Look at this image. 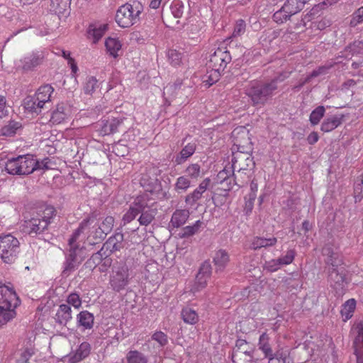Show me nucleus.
<instances>
[{"label": "nucleus", "mask_w": 363, "mask_h": 363, "mask_svg": "<svg viewBox=\"0 0 363 363\" xmlns=\"http://www.w3.org/2000/svg\"><path fill=\"white\" fill-rule=\"evenodd\" d=\"M143 182L145 186V192L142 194V196L146 197L147 206L143 208V211H140L141 215L138 221L141 225L147 226L151 223L157 214V209L153 208L154 203L151 201L163 198L165 192L163 191L161 183L157 179H151L147 184L145 179H143Z\"/></svg>", "instance_id": "f257e3e1"}, {"label": "nucleus", "mask_w": 363, "mask_h": 363, "mask_svg": "<svg viewBox=\"0 0 363 363\" xmlns=\"http://www.w3.org/2000/svg\"><path fill=\"white\" fill-rule=\"evenodd\" d=\"M56 216L57 211L53 206H45L25 221L24 230L32 237L40 235L48 230L49 225L54 221Z\"/></svg>", "instance_id": "f03ea898"}, {"label": "nucleus", "mask_w": 363, "mask_h": 363, "mask_svg": "<svg viewBox=\"0 0 363 363\" xmlns=\"http://www.w3.org/2000/svg\"><path fill=\"white\" fill-rule=\"evenodd\" d=\"M282 79H273L268 82H252L245 89V94L250 99L253 106H264L271 99L277 89L278 81Z\"/></svg>", "instance_id": "7ed1b4c3"}, {"label": "nucleus", "mask_w": 363, "mask_h": 363, "mask_svg": "<svg viewBox=\"0 0 363 363\" xmlns=\"http://www.w3.org/2000/svg\"><path fill=\"white\" fill-rule=\"evenodd\" d=\"M114 218L106 216L104 220L99 223L96 221L94 216H89L84 219L86 223V229H89L87 239L90 244L95 245L101 242L109 233L114 225Z\"/></svg>", "instance_id": "20e7f679"}, {"label": "nucleus", "mask_w": 363, "mask_h": 363, "mask_svg": "<svg viewBox=\"0 0 363 363\" xmlns=\"http://www.w3.org/2000/svg\"><path fill=\"white\" fill-rule=\"evenodd\" d=\"M19 303L16 294L5 286H0V326L14 318V308Z\"/></svg>", "instance_id": "39448f33"}, {"label": "nucleus", "mask_w": 363, "mask_h": 363, "mask_svg": "<svg viewBox=\"0 0 363 363\" xmlns=\"http://www.w3.org/2000/svg\"><path fill=\"white\" fill-rule=\"evenodd\" d=\"M143 6L138 1H133L120 6L116 15V21L119 26L128 28L140 21V15Z\"/></svg>", "instance_id": "423d86ee"}, {"label": "nucleus", "mask_w": 363, "mask_h": 363, "mask_svg": "<svg viewBox=\"0 0 363 363\" xmlns=\"http://www.w3.org/2000/svg\"><path fill=\"white\" fill-rule=\"evenodd\" d=\"M20 252V242L11 234L0 235V257L7 264L15 262Z\"/></svg>", "instance_id": "0eeeda50"}, {"label": "nucleus", "mask_w": 363, "mask_h": 363, "mask_svg": "<svg viewBox=\"0 0 363 363\" xmlns=\"http://www.w3.org/2000/svg\"><path fill=\"white\" fill-rule=\"evenodd\" d=\"M235 146L238 150L233 155L232 169L233 171L236 169L251 171L255 166V162L249 151H244V147L240 144H237Z\"/></svg>", "instance_id": "6e6552de"}, {"label": "nucleus", "mask_w": 363, "mask_h": 363, "mask_svg": "<svg viewBox=\"0 0 363 363\" xmlns=\"http://www.w3.org/2000/svg\"><path fill=\"white\" fill-rule=\"evenodd\" d=\"M331 264L333 268L329 274L330 285L335 291L336 296H340L345 294L347 283L345 270L343 267L335 268V264L333 263Z\"/></svg>", "instance_id": "1a4fd4ad"}, {"label": "nucleus", "mask_w": 363, "mask_h": 363, "mask_svg": "<svg viewBox=\"0 0 363 363\" xmlns=\"http://www.w3.org/2000/svg\"><path fill=\"white\" fill-rule=\"evenodd\" d=\"M129 269L127 265L123 264L117 267L111 276L110 284L116 291L125 289L129 283Z\"/></svg>", "instance_id": "9d476101"}, {"label": "nucleus", "mask_w": 363, "mask_h": 363, "mask_svg": "<svg viewBox=\"0 0 363 363\" xmlns=\"http://www.w3.org/2000/svg\"><path fill=\"white\" fill-rule=\"evenodd\" d=\"M83 260L82 252L69 250L66 254V259L64 262V269L62 272L63 277H68L79 266Z\"/></svg>", "instance_id": "9b49d317"}, {"label": "nucleus", "mask_w": 363, "mask_h": 363, "mask_svg": "<svg viewBox=\"0 0 363 363\" xmlns=\"http://www.w3.org/2000/svg\"><path fill=\"white\" fill-rule=\"evenodd\" d=\"M146 197L140 195L137 196L133 202L130 205L129 209L123 215L122 221L123 225L133 220L135 217L143 211V208L147 206Z\"/></svg>", "instance_id": "f8f14e48"}, {"label": "nucleus", "mask_w": 363, "mask_h": 363, "mask_svg": "<svg viewBox=\"0 0 363 363\" xmlns=\"http://www.w3.org/2000/svg\"><path fill=\"white\" fill-rule=\"evenodd\" d=\"M44 57L45 54L43 51L38 50L33 52L21 60V64L18 67L24 71H31L42 64Z\"/></svg>", "instance_id": "ddd939ff"}, {"label": "nucleus", "mask_w": 363, "mask_h": 363, "mask_svg": "<svg viewBox=\"0 0 363 363\" xmlns=\"http://www.w3.org/2000/svg\"><path fill=\"white\" fill-rule=\"evenodd\" d=\"M231 57L228 52L218 50L211 55L208 62V67L213 70L219 72L223 70L226 65L230 61Z\"/></svg>", "instance_id": "4468645a"}, {"label": "nucleus", "mask_w": 363, "mask_h": 363, "mask_svg": "<svg viewBox=\"0 0 363 363\" xmlns=\"http://www.w3.org/2000/svg\"><path fill=\"white\" fill-rule=\"evenodd\" d=\"M119 230L118 228L115 234L111 236L104 245L106 250H109L111 253L120 251L125 246L124 235L121 231H118Z\"/></svg>", "instance_id": "2eb2a0df"}, {"label": "nucleus", "mask_w": 363, "mask_h": 363, "mask_svg": "<svg viewBox=\"0 0 363 363\" xmlns=\"http://www.w3.org/2000/svg\"><path fill=\"white\" fill-rule=\"evenodd\" d=\"M125 118H113L104 123L101 132L104 135L113 134L119 131H125L127 127L124 125Z\"/></svg>", "instance_id": "dca6fc26"}, {"label": "nucleus", "mask_w": 363, "mask_h": 363, "mask_svg": "<svg viewBox=\"0 0 363 363\" xmlns=\"http://www.w3.org/2000/svg\"><path fill=\"white\" fill-rule=\"evenodd\" d=\"M18 160L19 163H21L20 167L22 175L31 174L39 168L38 162L32 155H20L18 157Z\"/></svg>", "instance_id": "f3484780"}, {"label": "nucleus", "mask_w": 363, "mask_h": 363, "mask_svg": "<svg viewBox=\"0 0 363 363\" xmlns=\"http://www.w3.org/2000/svg\"><path fill=\"white\" fill-rule=\"evenodd\" d=\"M54 319L56 323L67 326L72 319L71 307L67 304H61L57 310Z\"/></svg>", "instance_id": "a211bd4d"}, {"label": "nucleus", "mask_w": 363, "mask_h": 363, "mask_svg": "<svg viewBox=\"0 0 363 363\" xmlns=\"http://www.w3.org/2000/svg\"><path fill=\"white\" fill-rule=\"evenodd\" d=\"M255 348L253 346L242 339H238L236 341L235 347L233 350L232 358L240 360L241 357L246 354L253 353Z\"/></svg>", "instance_id": "6ab92c4d"}, {"label": "nucleus", "mask_w": 363, "mask_h": 363, "mask_svg": "<svg viewBox=\"0 0 363 363\" xmlns=\"http://www.w3.org/2000/svg\"><path fill=\"white\" fill-rule=\"evenodd\" d=\"M357 335L354 340V354L357 363H363V325L359 323L357 325Z\"/></svg>", "instance_id": "aec40b11"}, {"label": "nucleus", "mask_w": 363, "mask_h": 363, "mask_svg": "<svg viewBox=\"0 0 363 363\" xmlns=\"http://www.w3.org/2000/svg\"><path fill=\"white\" fill-rule=\"evenodd\" d=\"M91 347L87 342L80 344L77 350L70 356L69 360L72 363H77L86 358L91 352Z\"/></svg>", "instance_id": "412c9836"}, {"label": "nucleus", "mask_w": 363, "mask_h": 363, "mask_svg": "<svg viewBox=\"0 0 363 363\" xmlns=\"http://www.w3.org/2000/svg\"><path fill=\"white\" fill-rule=\"evenodd\" d=\"M94 317L88 311H82L77 315V325L78 328L82 327L84 330H90L93 328Z\"/></svg>", "instance_id": "4be33fe9"}, {"label": "nucleus", "mask_w": 363, "mask_h": 363, "mask_svg": "<svg viewBox=\"0 0 363 363\" xmlns=\"http://www.w3.org/2000/svg\"><path fill=\"white\" fill-rule=\"evenodd\" d=\"M344 116L342 114H335L326 118L321 124V130L323 132H330L337 128L342 124Z\"/></svg>", "instance_id": "5701e85b"}, {"label": "nucleus", "mask_w": 363, "mask_h": 363, "mask_svg": "<svg viewBox=\"0 0 363 363\" xmlns=\"http://www.w3.org/2000/svg\"><path fill=\"white\" fill-rule=\"evenodd\" d=\"M310 0H287L283 6V11L293 16L301 11Z\"/></svg>", "instance_id": "b1692460"}, {"label": "nucleus", "mask_w": 363, "mask_h": 363, "mask_svg": "<svg viewBox=\"0 0 363 363\" xmlns=\"http://www.w3.org/2000/svg\"><path fill=\"white\" fill-rule=\"evenodd\" d=\"M53 91L54 89L49 84L40 86L34 96L38 101V104H41L43 107L45 103L50 101Z\"/></svg>", "instance_id": "393cba45"}, {"label": "nucleus", "mask_w": 363, "mask_h": 363, "mask_svg": "<svg viewBox=\"0 0 363 363\" xmlns=\"http://www.w3.org/2000/svg\"><path fill=\"white\" fill-rule=\"evenodd\" d=\"M86 222H84V220L80 223L79 226L72 235L71 238L69 239L68 243L69 246V250H74L75 251H83V247H80L77 240L80 235L84 233L86 229Z\"/></svg>", "instance_id": "a878e982"}, {"label": "nucleus", "mask_w": 363, "mask_h": 363, "mask_svg": "<svg viewBox=\"0 0 363 363\" xmlns=\"http://www.w3.org/2000/svg\"><path fill=\"white\" fill-rule=\"evenodd\" d=\"M213 262L216 265V272H222L229 262V256L225 250H220L216 253Z\"/></svg>", "instance_id": "bb28decb"}, {"label": "nucleus", "mask_w": 363, "mask_h": 363, "mask_svg": "<svg viewBox=\"0 0 363 363\" xmlns=\"http://www.w3.org/2000/svg\"><path fill=\"white\" fill-rule=\"evenodd\" d=\"M185 175L183 177V189L189 186L190 182L188 178L196 179L200 174V167L197 164L189 165L184 171Z\"/></svg>", "instance_id": "cd10ccee"}, {"label": "nucleus", "mask_w": 363, "mask_h": 363, "mask_svg": "<svg viewBox=\"0 0 363 363\" xmlns=\"http://www.w3.org/2000/svg\"><path fill=\"white\" fill-rule=\"evenodd\" d=\"M107 26L100 24L99 26L91 24L88 29V37L93 39V42L96 43L104 35Z\"/></svg>", "instance_id": "c85d7f7f"}, {"label": "nucleus", "mask_w": 363, "mask_h": 363, "mask_svg": "<svg viewBox=\"0 0 363 363\" xmlns=\"http://www.w3.org/2000/svg\"><path fill=\"white\" fill-rule=\"evenodd\" d=\"M235 171H237V173H235V171L233 170L232 181L233 182H232V186L234 184L238 185L239 187L244 186L249 180L250 171L240 169H236Z\"/></svg>", "instance_id": "c756f323"}, {"label": "nucleus", "mask_w": 363, "mask_h": 363, "mask_svg": "<svg viewBox=\"0 0 363 363\" xmlns=\"http://www.w3.org/2000/svg\"><path fill=\"white\" fill-rule=\"evenodd\" d=\"M277 241V238L274 237L270 238L256 237L253 239L250 247L255 250L262 247H268L274 245Z\"/></svg>", "instance_id": "7c9ffc66"}, {"label": "nucleus", "mask_w": 363, "mask_h": 363, "mask_svg": "<svg viewBox=\"0 0 363 363\" xmlns=\"http://www.w3.org/2000/svg\"><path fill=\"white\" fill-rule=\"evenodd\" d=\"M21 163L18 162V157L9 159L4 164L6 172L11 175H22L21 171Z\"/></svg>", "instance_id": "2f4dec72"}, {"label": "nucleus", "mask_w": 363, "mask_h": 363, "mask_svg": "<svg viewBox=\"0 0 363 363\" xmlns=\"http://www.w3.org/2000/svg\"><path fill=\"white\" fill-rule=\"evenodd\" d=\"M258 347L259 349L264 354V357L266 358H269L274 354L269 344V335L265 333L260 335L259 338Z\"/></svg>", "instance_id": "473e14b6"}, {"label": "nucleus", "mask_w": 363, "mask_h": 363, "mask_svg": "<svg viewBox=\"0 0 363 363\" xmlns=\"http://www.w3.org/2000/svg\"><path fill=\"white\" fill-rule=\"evenodd\" d=\"M22 127L21 123L14 121H11L8 124L3 126L1 129V134L4 136L11 137L13 136L18 130Z\"/></svg>", "instance_id": "72a5a7b5"}, {"label": "nucleus", "mask_w": 363, "mask_h": 363, "mask_svg": "<svg viewBox=\"0 0 363 363\" xmlns=\"http://www.w3.org/2000/svg\"><path fill=\"white\" fill-rule=\"evenodd\" d=\"M128 363H147V357L138 350H130L126 355Z\"/></svg>", "instance_id": "f704fd0d"}, {"label": "nucleus", "mask_w": 363, "mask_h": 363, "mask_svg": "<svg viewBox=\"0 0 363 363\" xmlns=\"http://www.w3.org/2000/svg\"><path fill=\"white\" fill-rule=\"evenodd\" d=\"M105 46L106 48L107 51L113 57H116L118 56L117 52L121 48V44L120 41L113 38H108L106 40Z\"/></svg>", "instance_id": "c9c22d12"}, {"label": "nucleus", "mask_w": 363, "mask_h": 363, "mask_svg": "<svg viewBox=\"0 0 363 363\" xmlns=\"http://www.w3.org/2000/svg\"><path fill=\"white\" fill-rule=\"evenodd\" d=\"M356 301L354 299L351 298L347 300L344 305L342 306V308L341 309L342 316L344 318V321H347L352 316V313L355 309Z\"/></svg>", "instance_id": "e433bc0d"}, {"label": "nucleus", "mask_w": 363, "mask_h": 363, "mask_svg": "<svg viewBox=\"0 0 363 363\" xmlns=\"http://www.w3.org/2000/svg\"><path fill=\"white\" fill-rule=\"evenodd\" d=\"M24 106L26 110L32 113H38L43 108L41 104H38V101L34 96H27L24 99Z\"/></svg>", "instance_id": "4c0bfd02"}, {"label": "nucleus", "mask_w": 363, "mask_h": 363, "mask_svg": "<svg viewBox=\"0 0 363 363\" xmlns=\"http://www.w3.org/2000/svg\"><path fill=\"white\" fill-rule=\"evenodd\" d=\"M182 225V211L177 210L172 215L169 224L171 234H176Z\"/></svg>", "instance_id": "58836bf2"}, {"label": "nucleus", "mask_w": 363, "mask_h": 363, "mask_svg": "<svg viewBox=\"0 0 363 363\" xmlns=\"http://www.w3.org/2000/svg\"><path fill=\"white\" fill-rule=\"evenodd\" d=\"M67 118V113L65 112L63 105H57L56 109L52 112L50 121L52 123L60 124Z\"/></svg>", "instance_id": "ea45409f"}, {"label": "nucleus", "mask_w": 363, "mask_h": 363, "mask_svg": "<svg viewBox=\"0 0 363 363\" xmlns=\"http://www.w3.org/2000/svg\"><path fill=\"white\" fill-rule=\"evenodd\" d=\"M232 167L229 169L225 168L220 171L217 175V181L220 183L226 182L228 184V189L232 188V178L233 169Z\"/></svg>", "instance_id": "a19ab883"}, {"label": "nucleus", "mask_w": 363, "mask_h": 363, "mask_svg": "<svg viewBox=\"0 0 363 363\" xmlns=\"http://www.w3.org/2000/svg\"><path fill=\"white\" fill-rule=\"evenodd\" d=\"M269 363H291L290 357L286 352L277 351L269 358Z\"/></svg>", "instance_id": "79ce46f5"}, {"label": "nucleus", "mask_w": 363, "mask_h": 363, "mask_svg": "<svg viewBox=\"0 0 363 363\" xmlns=\"http://www.w3.org/2000/svg\"><path fill=\"white\" fill-rule=\"evenodd\" d=\"M208 279V277H205L204 276L201 275L198 272L196 276L194 284L191 286H189V291L191 293L194 294L195 292L199 291L200 289H203L204 287H206L207 284Z\"/></svg>", "instance_id": "37998d69"}, {"label": "nucleus", "mask_w": 363, "mask_h": 363, "mask_svg": "<svg viewBox=\"0 0 363 363\" xmlns=\"http://www.w3.org/2000/svg\"><path fill=\"white\" fill-rule=\"evenodd\" d=\"M325 108L323 106L315 108L310 115V122L313 125H318L324 116Z\"/></svg>", "instance_id": "c03bdc74"}, {"label": "nucleus", "mask_w": 363, "mask_h": 363, "mask_svg": "<svg viewBox=\"0 0 363 363\" xmlns=\"http://www.w3.org/2000/svg\"><path fill=\"white\" fill-rule=\"evenodd\" d=\"M102 261V255L100 251L94 253L85 262L84 267L90 270H94Z\"/></svg>", "instance_id": "a18cd8bd"}, {"label": "nucleus", "mask_w": 363, "mask_h": 363, "mask_svg": "<svg viewBox=\"0 0 363 363\" xmlns=\"http://www.w3.org/2000/svg\"><path fill=\"white\" fill-rule=\"evenodd\" d=\"M50 10L57 13H63L67 9V0H50Z\"/></svg>", "instance_id": "49530a36"}, {"label": "nucleus", "mask_w": 363, "mask_h": 363, "mask_svg": "<svg viewBox=\"0 0 363 363\" xmlns=\"http://www.w3.org/2000/svg\"><path fill=\"white\" fill-rule=\"evenodd\" d=\"M99 88L98 81L94 77H89L84 85V91L86 94H92Z\"/></svg>", "instance_id": "de8ad7c7"}, {"label": "nucleus", "mask_w": 363, "mask_h": 363, "mask_svg": "<svg viewBox=\"0 0 363 363\" xmlns=\"http://www.w3.org/2000/svg\"><path fill=\"white\" fill-rule=\"evenodd\" d=\"M199 320V316L194 310L191 308L183 310V321L189 324H195Z\"/></svg>", "instance_id": "09e8293b"}, {"label": "nucleus", "mask_w": 363, "mask_h": 363, "mask_svg": "<svg viewBox=\"0 0 363 363\" xmlns=\"http://www.w3.org/2000/svg\"><path fill=\"white\" fill-rule=\"evenodd\" d=\"M201 223L200 220H196L193 225L183 227V238L191 237L197 233L199 231Z\"/></svg>", "instance_id": "8fccbe9b"}, {"label": "nucleus", "mask_w": 363, "mask_h": 363, "mask_svg": "<svg viewBox=\"0 0 363 363\" xmlns=\"http://www.w3.org/2000/svg\"><path fill=\"white\" fill-rule=\"evenodd\" d=\"M345 51L349 52L351 55L363 54V42L354 41L345 48Z\"/></svg>", "instance_id": "3c124183"}, {"label": "nucleus", "mask_w": 363, "mask_h": 363, "mask_svg": "<svg viewBox=\"0 0 363 363\" xmlns=\"http://www.w3.org/2000/svg\"><path fill=\"white\" fill-rule=\"evenodd\" d=\"M333 67V65H324L319 67L318 69L313 70L306 78V82H310L313 77H317L320 75L326 74L328 70Z\"/></svg>", "instance_id": "603ef678"}, {"label": "nucleus", "mask_w": 363, "mask_h": 363, "mask_svg": "<svg viewBox=\"0 0 363 363\" xmlns=\"http://www.w3.org/2000/svg\"><path fill=\"white\" fill-rule=\"evenodd\" d=\"M219 77H220L219 72L211 69L210 74L205 77V79H203V82L204 83L205 86L209 87L212 84H213L214 83L218 82L219 79Z\"/></svg>", "instance_id": "864d4df0"}, {"label": "nucleus", "mask_w": 363, "mask_h": 363, "mask_svg": "<svg viewBox=\"0 0 363 363\" xmlns=\"http://www.w3.org/2000/svg\"><path fill=\"white\" fill-rule=\"evenodd\" d=\"M363 22V6L359 8L352 16L350 25L352 27L357 26Z\"/></svg>", "instance_id": "5fc2aeb1"}, {"label": "nucleus", "mask_w": 363, "mask_h": 363, "mask_svg": "<svg viewBox=\"0 0 363 363\" xmlns=\"http://www.w3.org/2000/svg\"><path fill=\"white\" fill-rule=\"evenodd\" d=\"M168 58L173 66L180 65L182 56L181 53L177 50H170L168 52Z\"/></svg>", "instance_id": "6e6d98bb"}, {"label": "nucleus", "mask_w": 363, "mask_h": 363, "mask_svg": "<svg viewBox=\"0 0 363 363\" xmlns=\"http://www.w3.org/2000/svg\"><path fill=\"white\" fill-rule=\"evenodd\" d=\"M246 24L245 21L240 19L236 21L234 27L233 37L235 38L242 35L245 32Z\"/></svg>", "instance_id": "4d7b16f0"}, {"label": "nucleus", "mask_w": 363, "mask_h": 363, "mask_svg": "<svg viewBox=\"0 0 363 363\" xmlns=\"http://www.w3.org/2000/svg\"><path fill=\"white\" fill-rule=\"evenodd\" d=\"M291 16L289 13H285L283 11V6L280 10L275 12L273 15V19L274 21L282 23L284 21H286Z\"/></svg>", "instance_id": "13d9d810"}, {"label": "nucleus", "mask_w": 363, "mask_h": 363, "mask_svg": "<svg viewBox=\"0 0 363 363\" xmlns=\"http://www.w3.org/2000/svg\"><path fill=\"white\" fill-rule=\"evenodd\" d=\"M152 340L157 342L161 347L167 344V336L162 331L155 332L151 337Z\"/></svg>", "instance_id": "bf43d9fd"}, {"label": "nucleus", "mask_w": 363, "mask_h": 363, "mask_svg": "<svg viewBox=\"0 0 363 363\" xmlns=\"http://www.w3.org/2000/svg\"><path fill=\"white\" fill-rule=\"evenodd\" d=\"M67 301L68 303L67 305H72L76 308H79L82 305L79 295L77 293L70 294L67 297Z\"/></svg>", "instance_id": "052dcab7"}, {"label": "nucleus", "mask_w": 363, "mask_h": 363, "mask_svg": "<svg viewBox=\"0 0 363 363\" xmlns=\"http://www.w3.org/2000/svg\"><path fill=\"white\" fill-rule=\"evenodd\" d=\"M210 184V179H206L203 180L199 185V188H197L193 192V197L195 199H200L201 194L206 191L208 184Z\"/></svg>", "instance_id": "680f3d73"}, {"label": "nucleus", "mask_w": 363, "mask_h": 363, "mask_svg": "<svg viewBox=\"0 0 363 363\" xmlns=\"http://www.w3.org/2000/svg\"><path fill=\"white\" fill-rule=\"evenodd\" d=\"M198 272L205 277H208L209 279L212 273V267L210 262L205 261L200 267Z\"/></svg>", "instance_id": "e2e57ef3"}, {"label": "nucleus", "mask_w": 363, "mask_h": 363, "mask_svg": "<svg viewBox=\"0 0 363 363\" xmlns=\"http://www.w3.org/2000/svg\"><path fill=\"white\" fill-rule=\"evenodd\" d=\"M196 147V144L195 142L189 143L187 145L183 147V159L188 158L191 156Z\"/></svg>", "instance_id": "0e129e2a"}, {"label": "nucleus", "mask_w": 363, "mask_h": 363, "mask_svg": "<svg viewBox=\"0 0 363 363\" xmlns=\"http://www.w3.org/2000/svg\"><path fill=\"white\" fill-rule=\"evenodd\" d=\"M241 357L240 360L235 358H232L233 363H257L258 359H255L253 357V353L246 354Z\"/></svg>", "instance_id": "69168bd1"}, {"label": "nucleus", "mask_w": 363, "mask_h": 363, "mask_svg": "<svg viewBox=\"0 0 363 363\" xmlns=\"http://www.w3.org/2000/svg\"><path fill=\"white\" fill-rule=\"evenodd\" d=\"M296 255V252L294 250H289L286 252V255L281 257L282 259V263L285 265H288L291 264L294 259Z\"/></svg>", "instance_id": "338daca9"}, {"label": "nucleus", "mask_w": 363, "mask_h": 363, "mask_svg": "<svg viewBox=\"0 0 363 363\" xmlns=\"http://www.w3.org/2000/svg\"><path fill=\"white\" fill-rule=\"evenodd\" d=\"M112 259L108 257V256L104 258L102 257V261L99 264V269L101 272H105L108 270V269L111 266Z\"/></svg>", "instance_id": "774afa93"}]
</instances>
